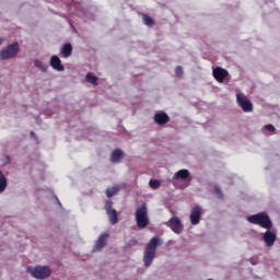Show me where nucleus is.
<instances>
[{
	"label": "nucleus",
	"instance_id": "f03ea898",
	"mask_svg": "<svg viewBox=\"0 0 280 280\" xmlns=\"http://www.w3.org/2000/svg\"><path fill=\"white\" fill-rule=\"evenodd\" d=\"M247 221H249L250 224H257L258 226H261V229H267V231H270L272 229V221L270 220V217L266 213H257L247 217Z\"/></svg>",
	"mask_w": 280,
	"mask_h": 280
},
{
	"label": "nucleus",
	"instance_id": "f257e3e1",
	"mask_svg": "<svg viewBox=\"0 0 280 280\" xmlns=\"http://www.w3.org/2000/svg\"><path fill=\"white\" fill-rule=\"evenodd\" d=\"M161 244V238L153 237L150 240V242L147 244V247L144 249V266L148 268L149 266H152V261H154V257H156V248Z\"/></svg>",
	"mask_w": 280,
	"mask_h": 280
},
{
	"label": "nucleus",
	"instance_id": "1a4fd4ad",
	"mask_svg": "<svg viewBox=\"0 0 280 280\" xmlns=\"http://www.w3.org/2000/svg\"><path fill=\"white\" fill-rule=\"evenodd\" d=\"M166 224L170 226L173 233H176L177 235L183 233V223L178 217L171 218Z\"/></svg>",
	"mask_w": 280,
	"mask_h": 280
},
{
	"label": "nucleus",
	"instance_id": "ddd939ff",
	"mask_svg": "<svg viewBox=\"0 0 280 280\" xmlns=\"http://www.w3.org/2000/svg\"><path fill=\"white\" fill-rule=\"evenodd\" d=\"M107 241H108V233L101 234L94 245V250H102L104 246H106Z\"/></svg>",
	"mask_w": 280,
	"mask_h": 280
},
{
	"label": "nucleus",
	"instance_id": "5701e85b",
	"mask_svg": "<svg viewBox=\"0 0 280 280\" xmlns=\"http://www.w3.org/2000/svg\"><path fill=\"white\" fill-rule=\"evenodd\" d=\"M183 67L180 66H177L176 69H175V74L177 75V78H183Z\"/></svg>",
	"mask_w": 280,
	"mask_h": 280
},
{
	"label": "nucleus",
	"instance_id": "4468645a",
	"mask_svg": "<svg viewBox=\"0 0 280 280\" xmlns=\"http://www.w3.org/2000/svg\"><path fill=\"white\" fill-rule=\"evenodd\" d=\"M50 67L55 69V71H65V66H62V61L60 60V57L54 55L50 58Z\"/></svg>",
	"mask_w": 280,
	"mask_h": 280
},
{
	"label": "nucleus",
	"instance_id": "412c9836",
	"mask_svg": "<svg viewBox=\"0 0 280 280\" xmlns=\"http://www.w3.org/2000/svg\"><path fill=\"white\" fill-rule=\"evenodd\" d=\"M85 80L89 82V84H94V86H97V77L86 74Z\"/></svg>",
	"mask_w": 280,
	"mask_h": 280
},
{
	"label": "nucleus",
	"instance_id": "a211bd4d",
	"mask_svg": "<svg viewBox=\"0 0 280 280\" xmlns=\"http://www.w3.org/2000/svg\"><path fill=\"white\" fill-rule=\"evenodd\" d=\"M5 187H8V179L5 178V175H3V172L0 171V194L5 191Z\"/></svg>",
	"mask_w": 280,
	"mask_h": 280
},
{
	"label": "nucleus",
	"instance_id": "6e6552de",
	"mask_svg": "<svg viewBox=\"0 0 280 280\" xmlns=\"http://www.w3.org/2000/svg\"><path fill=\"white\" fill-rule=\"evenodd\" d=\"M200 218H202V207L197 205L190 211V223L192 226L200 224Z\"/></svg>",
	"mask_w": 280,
	"mask_h": 280
},
{
	"label": "nucleus",
	"instance_id": "dca6fc26",
	"mask_svg": "<svg viewBox=\"0 0 280 280\" xmlns=\"http://www.w3.org/2000/svg\"><path fill=\"white\" fill-rule=\"evenodd\" d=\"M124 159V151L121 149H116L112 152L110 161L112 163H119Z\"/></svg>",
	"mask_w": 280,
	"mask_h": 280
},
{
	"label": "nucleus",
	"instance_id": "f8f14e48",
	"mask_svg": "<svg viewBox=\"0 0 280 280\" xmlns=\"http://www.w3.org/2000/svg\"><path fill=\"white\" fill-rule=\"evenodd\" d=\"M153 119L158 126H165V124H170V116L164 112L156 113Z\"/></svg>",
	"mask_w": 280,
	"mask_h": 280
},
{
	"label": "nucleus",
	"instance_id": "2eb2a0df",
	"mask_svg": "<svg viewBox=\"0 0 280 280\" xmlns=\"http://www.w3.org/2000/svg\"><path fill=\"white\" fill-rule=\"evenodd\" d=\"M71 54H73V46L71 44H65L60 51L61 58H69L71 57Z\"/></svg>",
	"mask_w": 280,
	"mask_h": 280
},
{
	"label": "nucleus",
	"instance_id": "f3484780",
	"mask_svg": "<svg viewBox=\"0 0 280 280\" xmlns=\"http://www.w3.org/2000/svg\"><path fill=\"white\" fill-rule=\"evenodd\" d=\"M174 180H187L189 178V171L188 170H179L177 173L174 175Z\"/></svg>",
	"mask_w": 280,
	"mask_h": 280
},
{
	"label": "nucleus",
	"instance_id": "9b49d317",
	"mask_svg": "<svg viewBox=\"0 0 280 280\" xmlns=\"http://www.w3.org/2000/svg\"><path fill=\"white\" fill-rule=\"evenodd\" d=\"M264 242L266 246H275V242H277V233H275V231L267 230L264 234Z\"/></svg>",
	"mask_w": 280,
	"mask_h": 280
},
{
	"label": "nucleus",
	"instance_id": "b1692460",
	"mask_svg": "<svg viewBox=\"0 0 280 280\" xmlns=\"http://www.w3.org/2000/svg\"><path fill=\"white\" fill-rule=\"evenodd\" d=\"M213 194H214L215 196H219V198H222V197H223V195H222V189H220L219 186H215V187L213 188Z\"/></svg>",
	"mask_w": 280,
	"mask_h": 280
},
{
	"label": "nucleus",
	"instance_id": "393cba45",
	"mask_svg": "<svg viewBox=\"0 0 280 280\" xmlns=\"http://www.w3.org/2000/svg\"><path fill=\"white\" fill-rule=\"evenodd\" d=\"M34 65H35V67H37V69H42V71H45V67H43V61L35 60Z\"/></svg>",
	"mask_w": 280,
	"mask_h": 280
},
{
	"label": "nucleus",
	"instance_id": "6ab92c4d",
	"mask_svg": "<svg viewBox=\"0 0 280 280\" xmlns=\"http://www.w3.org/2000/svg\"><path fill=\"white\" fill-rule=\"evenodd\" d=\"M119 191V186H113L106 190L107 198H113Z\"/></svg>",
	"mask_w": 280,
	"mask_h": 280
},
{
	"label": "nucleus",
	"instance_id": "4be33fe9",
	"mask_svg": "<svg viewBox=\"0 0 280 280\" xmlns=\"http://www.w3.org/2000/svg\"><path fill=\"white\" fill-rule=\"evenodd\" d=\"M149 185L152 189H159V187H161V182L158 179H151Z\"/></svg>",
	"mask_w": 280,
	"mask_h": 280
},
{
	"label": "nucleus",
	"instance_id": "20e7f679",
	"mask_svg": "<svg viewBox=\"0 0 280 280\" xmlns=\"http://www.w3.org/2000/svg\"><path fill=\"white\" fill-rule=\"evenodd\" d=\"M27 272L35 279H47L51 277V269L47 266L27 267Z\"/></svg>",
	"mask_w": 280,
	"mask_h": 280
},
{
	"label": "nucleus",
	"instance_id": "0eeeda50",
	"mask_svg": "<svg viewBox=\"0 0 280 280\" xmlns=\"http://www.w3.org/2000/svg\"><path fill=\"white\" fill-rule=\"evenodd\" d=\"M105 211L109 218L110 224H117L119 222V218L117 215V210L113 208V200L105 201Z\"/></svg>",
	"mask_w": 280,
	"mask_h": 280
},
{
	"label": "nucleus",
	"instance_id": "9d476101",
	"mask_svg": "<svg viewBox=\"0 0 280 280\" xmlns=\"http://www.w3.org/2000/svg\"><path fill=\"white\" fill-rule=\"evenodd\" d=\"M212 73L217 82H224V80H226V78L229 77V71L220 67L214 68Z\"/></svg>",
	"mask_w": 280,
	"mask_h": 280
},
{
	"label": "nucleus",
	"instance_id": "7ed1b4c3",
	"mask_svg": "<svg viewBox=\"0 0 280 280\" xmlns=\"http://www.w3.org/2000/svg\"><path fill=\"white\" fill-rule=\"evenodd\" d=\"M136 222L138 229H145L150 224V219L148 218V205L142 203L136 210Z\"/></svg>",
	"mask_w": 280,
	"mask_h": 280
},
{
	"label": "nucleus",
	"instance_id": "a878e982",
	"mask_svg": "<svg viewBox=\"0 0 280 280\" xmlns=\"http://www.w3.org/2000/svg\"><path fill=\"white\" fill-rule=\"evenodd\" d=\"M265 130H269V132H275V126L272 125H266Z\"/></svg>",
	"mask_w": 280,
	"mask_h": 280
},
{
	"label": "nucleus",
	"instance_id": "aec40b11",
	"mask_svg": "<svg viewBox=\"0 0 280 280\" xmlns=\"http://www.w3.org/2000/svg\"><path fill=\"white\" fill-rule=\"evenodd\" d=\"M142 19H143L144 25H147L148 27H152V25H154V20H152L150 15L143 14Z\"/></svg>",
	"mask_w": 280,
	"mask_h": 280
},
{
	"label": "nucleus",
	"instance_id": "cd10ccee",
	"mask_svg": "<svg viewBox=\"0 0 280 280\" xmlns=\"http://www.w3.org/2000/svg\"><path fill=\"white\" fill-rule=\"evenodd\" d=\"M1 43H3V39H0V45H1Z\"/></svg>",
	"mask_w": 280,
	"mask_h": 280
},
{
	"label": "nucleus",
	"instance_id": "39448f33",
	"mask_svg": "<svg viewBox=\"0 0 280 280\" xmlns=\"http://www.w3.org/2000/svg\"><path fill=\"white\" fill-rule=\"evenodd\" d=\"M16 54H19V43L11 44L0 51V60L16 58Z\"/></svg>",
	"mask_w": 280,
	"mask_h": 280
},
{
	"label": "nucleus",
	"instance_id": "423d86ee",
	"mask_svg": "<svg viewBox=\"0 0 280 280\" xmlns=\"http://www.w3.org/2000/svg\"><path fill=\"white\" fill-rule=\"evenodd\" d=\"M236 102L244 113H253V103L243 93L236 94Z\"/></svg>",
	"mask_w": 280,
	"mask_h": 280
},
{
	"label": "nucleus",
	"instance_id": "bb28decb",
	"mask_svg": "<svg viewBox=\"0 0 280 280\" xmlns=\"http://www.w3.org/2000/svg\"><path fill=\"white\" fill-rule=\"evenodd\" d=\"M31 137H33V139H36V133L34 131H31Z\"/></svg>",
	"mask_w": 280,
	"mask_h": 280
}]
</instances>
